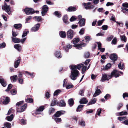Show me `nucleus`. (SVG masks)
Here are the masks:
<instances>
[{
    "label": "nucleus",
    "mask_w": 128,
    "mask_h": 128,
    "mask_svg": "<svg viewBox=\"0 0 128 128\" xmlns=\"http://www.w3.org/2000/svg\"><path fill=\"white\" fill-rule=\"evenodd\" d=\"M84 66L82 64H79L76 66L72 65L70 66L72 70L70 77L72 80H76L79 74V72L77 69L80 70Z\"/></svg>",
    "instance_id": "1"
},
{
    "label": "nucleus",
    "mask_w": 128,
    "mask_h": 128,
    "mask_svg": "<svg viewBox=\"0 0 128 128\" xmlns=\"http://www.w3.org/2000/svg\"><path fill=\"white\" fill-rule=\"evenodd\" d=\"M123 74V73L116 70H114L111 72L110 75L106 74H103L101 80L102 82L107 80L108 81L111 79L113 77L117 78L120 76V74Z\"/></svg>",
    "instance_id": "2"
},
{
    "label": "nucleus",
    "mask_w": 128,
    "mask_h": 128,
    "mask_svg": "<svg viewBox=\"0 0 128 128\" xmlns=\"http://www.w3.org/2000/svg\"><path fill=\"white\" fill-rule=\"evenodd\" d=\"M2 9L5 10L9 15H10L11 13L10 10V6H8L7 4L5 3L4 5L2 6Z\"/></svg>",
    "instance_id": "3"
},
{
    "label": "nucleus",
    "mask_w": 128,
    "mask_h": 128,
    "mask_svg": "<svg viewBox=\"0 0 128 128\" xmlns=\"http://www.w3.org/2000/svg\"><path fill=\"white\" fill-rule=\"evenodd\" d=\"M24 11L27 15L33 14L35 13L34 10L31 8H26L24 10Z\"/></svg>",
    "instance_id": "4"
},
{
    "label": "nucleus",
    "mask_w": 128,
    "mask_h": 128,
    "mask_svg": "<svg viewBox=\"0 0 128 128\" xmlns=\"http://www.w3.org/2000/svg\"><path fill=\"white\" fill-rule=\"evenodd\" d=\"M48 7L46 5H44L42 7L41 12L42 16H44L46 15V14L48 11Z\"/></svg>",
    "instance_id": "5"
},
{
    "label": "nucleus",
    "mask_w": 128,
    "mask_h": 128,
    "mask_svg": "<svg viewBox=\"0 0 128 128\" xmlns=\"http://www.w3.org/2000/svg\"><path fill=\"white\" fill-rule=\"evenodd\" d=\"M27 108V104H25L24 106H22L20 108L17 107V112H24Z\"/></svg>",
    "instance_id": "6"
},
{
    "label": "nucleus",
    "mask_w": 128,
    "mask_h": 128,
    "mask_svg": "<svg viewBox=\"0 0 128 128\" xmlns=\"http://www.w3.org/2000/svg\"><path fill=\"white\" fill-rule=\"evenodd\" d=\"M25 73V75L30 78H33L35 76V74L34 72L30 73L27 71H24Z\"/></svg>",
    "instance_id": "7"
},
{
    "label": "nucleus",
    "mask_w": 128,
    "mask_h": 128,
    "mask_svg": "<svg viewBox=\"0 0 128 128\" xmlns=\"http://www.w3.org/2000/svg\"><path fill=\"white\" fill-rule=\"evenodd\" d=\"M40 25L39 24H38L34 25L31 29V31L32 32H35L38 31L40 27Z\"/></svg>",
    "instance_id": "8"
},
{
    "label": "nucleus",
    "mask_w": 128,
    "mask_h": 128,
    "mask_svg": "<svg viewBox=\"0 0 128 128\" xmlns=\"http://www.w3.org/2000/svg\"><path fill=\"white\" fill-rule=\"evenodd\" d=\"M86 44L85 43H83L82 44H74V46L78 50H81L82 49V47H84L86 46Z\"/></svg>",
    "instance_id": "9"
},
{
    "label": "nucleus",
    "mask_w": 128,
    "mask_h": 128,
    "mask_svg": "<svg viewBox=\"0 0 128 128\" xmlns=\"http://www.w3.org/2000/svg\"><path fill=\"white\" fill-rule=\"evenodd\" d=\"M73 32L72 30H70L67 32V37L68 38L72 39L74 36Z\"/></svg>",
    "instance_id": "10"
},
{
    "label": "nucleus",
    "mask_w": 128,
    "mask_h": 128,
    "mask_svg": "<svg viewBox=\"0 0 128 128\" xmlns=\"http://www.w3.org/2000/svg\"><path fill=\"white\" fill-rule=\"evenodd\" d=\"M110 58L113 62H115L117 60L118 57L116 54L114 53L110 54Z\"/></svg>",
    "instance_id": "11"
},
{
    "label": "nucleus",
    "mask_w": 128,
    "mask_h": 128,
    "mask_svg": "<svg viewBox=\"0 0 128 128\" xmlns=\"http://www.w3.org/2000/svg\"><path fill=\"white\" fill-rule=\"evenodd\" d=\"M0 83L4 87H5L7 85L6 80L1 76H0Z\"/></svg>",
    "instance_id": "12"
},
{
    "label": "nucleus",
    "mask_w": 128,
    "mask_h": 128,
    "mask_svg": "<svg viewBox=\"0 0 128 128\" xmlns=\"http://www.w3.org/2000/svg\"><path fill=\"white\" fill-rule=\"evenodd\" d=\"M65 113L64 111H58L54 114V116L56 117H59L62 115L64 114Z\"/></svg>",
    "instance_id": "13"
},
{
    "label": "nucleus",
    "mask_w": 128,
    "mask_h": 128,
    "mask_svg": "<svg viewBox=\"0 0 128 128\" xmlns=\"http://www.w3.org/2000/svg\"><path fill=\"white\" fill-rule=\"evenodd\" d=\"M54 55L58 59L62 57V56L60 51H56L54 53Z\"/></svg>",
    "instance_id": "14"
},
{
    "label": "nucleus",
    "mask_w": 128,
    "mask_h": 128,
    "mask_svg": "<svg viewBox=\"0 0 128 128\" xmlns=\"http://www.w3.org/2000/svg\"><path fill=\"white\" fill-rule=\"evenodd\" d=\"M85 21L86 19L84 18H82L78 22L80 26L82 27L84 26L85 24Z\"/></svg>",
    "instance_id": "15"
},
{
    "label": "nucleus",
    "mask_w": 128,
    "mask_h": 128,
    "mask_svg": "<svg viewBox=\"0 0 128 128\" xmlns=\"http://www.w3.org/2000/svg\"><path fill=\"white\" fill-rule=\"evenodd\" d=\"M57 105L60 107H64L66 106V104L64 100H62L60 102H57Z\"/></svg>",
    "instance_id": "16"
},
{
    "label": "nucleus",
    "mask_w": 128,
    "mask_h": 128,
    "mask_svg": "<svg viewBox=\"0 0 128 128\" xmlns=\"http://www.w3.org/2000/svg\"><path fill=\"white\" fill-rule=\"evenodd\" d=\"M72 47V46L70 44H67L66 45L64 46V48L66 52H68L69 50L71 49Z\"/></svg>",
    "instance_id": "17"
},
{
    "label": "nucleus",
    "mask_w": 128,
    "mask_h": 128,
    "mask_svg": "<svg viewBox=\"0 0 128 128\" xmlns=\"http://www.w3.org/2000/svg\"><path fill=\"white\" fill-rule=\"evenodd\" d=\"M112 66L111 64L110 63H108L106 65L103 66V68H102V70H106L109 69Z\"/></svg>",
    "instance_id": "18"
},
{
    "label": "nucleus",
    "mask_w": 128,
    "mask_h": 128,
    "mask_svg": "<svg viewBox=\"0 0 128 128\" xmlns=\"http://www.w3.org/2000/svg\"><path fill=\"white\" fill-rule=\"evenodd\" d=\"M20 62L21 60L20 59H19L16 60L14 62V67L15 68H17L18 67L20 64Z\"/></svg>",
    "instance_id": "19"
},
{
    "label": "nucleus",
    "mask_w": 128,
    "mask_h": 128,
    "mask_svg": "<svg viewBox=\"0 0 128 128\" xmlns=\"http://www.w3.org/2000/svg\"><path fill=\"white\" fill-rule=\"evenodd\" d=\"M88 101L85 98L81 99L80 101V103L81 104H86L88 103Z\"/></svg>",
    "instance_id": "20"
},
{
    "label": "nucleus",
    "mask_w": 128,
    "mask_h": 128,
    "mask_svg": "<svg viewBox=\"0 0 128 128\" xmlns=\"http://www.w3.org/2000/svg\"><path fill=\"white\" fill-rule=\"evenodd\" d=\"M14 47L19 52L21 50L22 46L19 44H15L14 46Z\"/></svg>",
    "instance_id": "21"
},
{
    "label": "nucleus",
    "mask_w": 128,
    "mask_h": 128,
    "mask_svg": "<svg viewBox=\"0 0 128 128\" xmlns=\"http://www.w3.org/2000/svg\"><path fill=\"white\" fill-rule=\"evenodd\" d=\"M34 19L36 21L39 22L43 20L41 16H35L34 17Z\"/></svg>",
    "instance_id": "22"
},
{
    "label": "nucleus",
    "mask_w": 128,
    "mask_h": 128,
    "mask_svg": "<svg viewBox=\"0 0 128 128\" xmlns=\"http://www.w3.org/2000/svg\"><path fill=\"white\" fill-rule=\"evenodd\" d=\"M59 35L60 37L62 38H65L66 36V34L65 32L60 31L59 32Z\"/></svg>",
    "instance_id": "23"
},
{
    "label": "nucleus",
    "mask_w": 128,
    "mask_h": 128,
    "mask_svg": "<svg viewBox=\"0 0 128 128\" xmlns=\"http://www.w3.org/2000/svg\"><path fill=\"white\" fill-rule=\"evenodd\" d=\"M18 78V76L16 75L12 76L10 77V80L12 82H16Z\"/></svg>",
    "instance_id": "24"
},
{
    "label": "nucleus",
    "mask_w": 128,
    "mask_h": 128,
    "mask_svg": "<svg viewBox=\"0 0 128 128\" xmlns=\"http://www.w3.org/2000/svg\"><path fill=\"white\" fill-rule=\"evenodd\" d=\"M76 8L74 7L70 6L67 10L68 12H74L76 10Z\"/></svg>",
    "instance_id": "25"
},
{
    "label": "nucleus",
    "mask_w": 128,
    "mask_h": 128,
    "mask_svg": "<svg viewBox=\"0 0 128 128\" xmlns=\"http://www.w3.org/2000/svg\"><path fill=\"white\" fill-rule=\"evenodd\" d=\"M45 106H42L36 109V112H42L43 111L44 109Z\"/></svg>",
    "instance_id": "26"
},
{
    "label": "nucleus",
    "mask_w": 128,
    "mask_h": 128,
    "mask_svg": "<svg viewBox=\"0 0 128 128\" xmlns=\"http://www.w3.org/2000/svg\"><path fill=\"white\" fill-rule=\"evenodd\" d=\"M80 41V38H74L71 42L72 43L74 44H76L78 43Z\"/></svg>",
    "instance_id": "27"
},
{
    "label": "nucleus",
    "mask_w": 128,
    "mask_h": 128,
    "mask_svg": "<svg viewBox=\"0 0 128 128\" xmlns=\"http://www.w3.org/2000/svg\"><path fill=\"white\" fill-rule=\"evenodd\" d=\"M63 20L64 23L66 24H68L69 22L68 21V16L66 15H65L63 18Z\"/></svg>",
    "instance_id": "28"
},
{
    "label": "nucleus",
    "mask_w": 128,
    "mask_h": 128,
    "mask_svg": "<svg viewBox=\"0 0 128 128\" xmlns=\"http://www.w3.org/2000/svg\"><path fill=\"white\" fill-rule=\"evenodd\" d=\"M96 98H95L92 99L88 103V105H90L95 104L96 102Z\"/></svg>",
    "instance_id": "29"
},
{
    "label": "nucleus",
    "mask_w": 128,
    "mask_h": 128,
    "mask_svg": "<svg viewBox=\"0 0 128 128\" xmlns=\"http://www.w3.org/2000/svg\"><path fill=\"white\" fill-rule=\"evenodd\" d=\"M101 92V91L100 89L97 90L94 95L93 96L94 97H96V96L99 95Z\"/></svg>",
    "instance_id": "30"
},
{
    "label": "nucleus",
    "mask_w": 128,
    "mask_h": 128,
    "mask_svg": "<svg viewBox=\"0 0 128 128\" xmlns=\"http://www.w3.org/2000/svg\"><path fill=\"white\" fill-rule=\"evenodd\" d=\"M84 105H80L78 107L76 110V111L77 112H80L82 110Z\"/></svg>",
    "instance_id": "31"
},
{
    "label": "nucleus",
    "mask_w": 128,
    "mask_h": 128,
    "mask_svg": "<svg viewBox=\"0 0 128 128\" xmlns=\"http://www.w3.org/2000/svg\"><path fill=\"white\" fill-rule=\"evenodd\" d=\"M14 118V115L12 114L10 116L7 117L6 118V119L9 122H11L13 120Z\"/></svg>",
    "instance_id": "32"
},
{
    "label": "nucleus",
    "mask_w": 128,
    "mask_h": 128,
    "mask_svg": "<svg viewBox=\"0 0 128 128\" xmlns=\"http://www.w3.org/2000/svg\"><path fill=\"white\" fill-rule=\"evenodd\" d=\"M58 102L56 99H54L52 101L50 106H54L57 105V102Z\"/></svg>",
    "instance_id": "33"
},
{
    "label": "nucleus",
    "mask_w": 128,
    "mask_h": 128,
    "mask_svg": "<svg viewBox=\"0 0 128 128\" xmlns=\"http://www.w3.org/2000/svg\"><path fill=\"white\" fill-rule=\"evenodd\" d=\"M12 41L15 43H18L20 42V40L16 38H12Z\"/></svg>",
    "instance_id": "34"
},
{
    "label": "nucleus",
    "mask_w": 128,
    "mask_h": 128,
    "mask_svg": "<svg viewBox=\"0 0 128 128\" xmlns=\"http://www.w3.org/2000/svg\"><path fill=\"white\" fill-rule=\"evenodd\" d=\"M54 14L58 18H60L62 17V15L58 11H56Z\"/></svg>",
    "instance_id": "35"
},
{
    "label": "nucleus",
    "mask_w": 128,
    "mask_h": 128,
    "mask_svg": "<svg viewBox=\"0 0 128 128\" xmlns=\"http://www.w3.org/2000/svg\"><path fill=\"white\" fill-rule=\"evenodd\" d=\"M62 92V91L60 90H56L54 93V96H57L60 93Z\"/></svg>",
    "instance_id": "36"
},
{
    "label": "nucleus",
    "mask_w": 128,
    "mask_h": 128,
    "mask_svg": "<svg viewBox=\"0 0 128 128\" xmlns=\"http://www.w3.org/2000/svg\"><path fill=\"white\" fill-rule=\"evenodd\" d=\"M14 27L16 29H18L22 26V25L21 24H16L14 25Z\"/></svg>",
    "instance_id": "37"
},
{
    "label": "nucleus",
    "mask_w": 128,
    "mask_h": 128,
    "mask_svg": "<svg viewBox=\"0 0 128 128\" xmlns=\"http://www.w3.org/2000/svg\"><path fill=\"white\" fill-rule=\"evenodd\" d=\"M10 101V98L8 97H6L3 102V104H7Z\"/></svg>",
    "instance_id": "38"
},
{
    "label": "nucleus",
    "mask_w": 128,
    "mask_h": 128,
    "mask_svg": "<svg viewBox=\"0 0 128 128\" xmlns=\"http://www.w3.org/2000/svg\"><path fill=\"white\" fill-rule=\"evenodd\" d=\"M4 126L7 128H11L12 125L10 123L6 122L4 123Z\"/></svg>",
    "instance_id": "39"
},
{
    "label": "nucleus",
    "mask_w": 128,
    "mask_h": 128,
    "mask_svg": "<svg viewBox=\"0 0 128 128\" xmlns=\"http://www.w3.org/2000/svg\"><path fill=\"white\" fill-rule=\"evenodd\" d=\"M68 103L70 106H72L74 104V102L73 99H70L68 101Z\"/></svg>",
    "instance_id": "40"
},
{
    "label": "nucleus",
    "mask_w": 128,
    "mask_h": 128,
    "mask_svg": "<svg viewBox=\"0 0 128 128\" xmlns=\"http://www.w3.org/2000/svg\"><path fill=\"white\" fill-rule=\"evenodd\" d=\"M120 37L122 40L124 41L125 42H126L127 40V38L124 35L120 36Z\"/></svg>",
    "instance_id": "41"
},
{
    "label": "nucleus",
    "mask_w": 128,
    "mask_h": 128,
    "mask_svg": "<svg viewBox=\"0 0 128 128\" xmlns=\"http://www.w3.org/2000/svg\"><path fill=\"white\" fill-rule=\"evenodd\" d=\"M26 30L24 31L23 33L22 36V38H24L29 33V31H26Z\"/></svg>",
    "instance_id": "42"
},
{
    "label": "nucleus",
    "mask_w": 128,
    "mask_h": 128,
    "mask_svg": "<svg viewBox=\"0 0 128 128\" xmlns=\"http://www.w3.org/2000/svg\"><path fill=\"white\" fill-rule=\"evenodd\" d=\"M53 118L57 123L60 122L62 121V120L60 118H57L55 117Z\"/></svg>",
    "instance_id": "43"
},
{
    "label": "nucleus",
    "mask_w": 128,
    "mask_h": 128,
    "mask_svg": "<svg viewBox=\"0 0 128 128\" xmlns=\"http://www.w3.org/2000/svg\"><path fill=\"white\" fill-rule=\"evenodd\" d=\"M88 70L87 69V67L86 66H84L82 68V74H84L86 72V70Z\"/></svg>",
    "instance_id": "44"
},
{
    "label": "nucleus",
    "mask_w": 128,
    "mask_h": 128,
    "mask_svg": "<svg viewBox=\"0 0 128 128\" xmlns=\"http://www.w3.org/2000/svg\"><path fill=\"white\" fill-rule=\"evenodd\" d=\"M10 92L12 95H14L17 94V90L15 89H13L11 90Z\"/></svg>",
    "instance_id": "45"
},
{
    "label": "nucleus",
    "mask_w": 128,
    "mask_h": 128,
    "mask_svg": "<svg viewBox=\"0 0 128 128\" xmlns=\"http://www.w3.org/2000/svg\"><path fill=\"white\" fill-rule=\"evenodd\" d=\"M117 39L116 38H114L112 40V44L114 45H116V44L117 43Z\"/></svg>",
    "instance_id": "46"
},
{
    "label": "nucleus",
    "mask_w": 128,
    "mask_h": 128,
    "mask_svg": "<svg viewBox=\"0 0 128 128\" xmlns=\"http://www.w3.org/2000/svg\"><path fill=\"white\" fill-rule=\"evenodd\" d=\"M18 34V33L17 32H14L12 31V38H16Z\"/></svg>",
    "instance_id": "47"
},
{
    "label": "nucleus",
    "mask_w": 128,
    "mask_h": 128,
    "mask_svg": "<svg viewBox=\"0 0 128 128\" xmlns=\"http://www.w3.org/2000/svg\"><path fill=\"white\" fill-rule=\"evenodd\" d=\"M85 41L87 43H88L91 38L89 36H86L85 37Z\"/></svg>",
    "instance_id": "48"
},
{
    "label": "nucleus",
    "mask_w": 128,
    "mask_h": 128,
    "mask_svg": "<svg viewBox=\"0 0 128 128\" xmlns=\"http://www.w3.org/2000/svg\"><path fill=\"white\" fill-rule=\"evenodd\" d=\"M80 124L82 126H85L86 125L85 122L83 120L81 121L80 122Z\"/></svg>",
    "instance_id": "49"
},
{
    "label": "nucleus",
    "mask_w": 128,
    "mask_h": 128,
    "mask_svg": "<svg viewBox=\"0 0 128 128\" xmlns=\"http://www.w3.org/2000/svg\"><path fill=\"white\" fill-rule=\"evenodd\" d=\"M102 112L101 109L100 108L98 109L96 112V115H97L98 116H100V114Z\"/></svg>",
    "instance_id": "50"
},
{
    "label": "nucleus",
    "mask_w": 128,
    "mask_h": 128,
    "mask_svg": "<svg viewBox=\"0 0 128 128\" xmlns=\"http://www.w3.org/2000/svg\"><path fill=\"white\" fill-rule=\"evenodd\" d=\"M118 67L120 69L122 70L124 68V64H122L121 62H120L118 65Z\"/></svg>",
    "instance_id": "51"
},
{
    "label": "nucleus",
    "mask_w": 128,
    "mask_h": 128,
    "mask_svg": "<svg viewBox=\"0 0 128 128\" xmlns=\"http://www.w3.org/2000/svg\"><path fill=\"white\" fill-rule=\"evenodd\" d=\"M108 28V26L107 25H104L102 27V29L104 30H106Z\"/></svg>",
    "instance_id": "52"
},
{
    "label": "nucleus",
    "mask_w": 128,
    "mask_h": 128,
    "mask_svg": "<svg viewBox=\"0 0 128 128\" xmlns=\"http://www.w3.org/2000/svg\"><path fill=\"white\" fill-rule=\"evenodd\" d=\"M120 116H122L123 115H127L128 114V113L126 111H123L120 112Z\"/></svg>",
    "instance_id": "53"
},
{
    "label": "nucleus",
    "mask_w": 128,
    "mask_h": 128,
    "mask_svg": "<svg viewBox=\"0 0 128 128\" xmlns=\"http://www.w3.org/2000/svg\"><path fill=\"white\" fill-rule=\"evenodd\" d=\"M26 101L27 102L29 103H32L33 102V100L30 98H28L27 99H26Z\"/></svg>",
    "instance_id": "54"
},
{
    "label": "nucleus",
    "mask_w": 128,
    "mask_h": 128,
    "mask_svg": "<svg viewBox=\"0 0 128 128\" xmlns=\"http://www.w3.org/2000/svg\"><path fill=\"white\" fill-rule=\"evenodd\" d=\"M32 18V17L31 16H30L28 18H26V19L25 23L26 24L29 22L31 20Z\"/></svg>",
    "instance_id": "55"
},
{
    "label": "nucleus",
    "mask_w": 128,
    "mask_h": 128,
    "mask_svg": "<svg viewBox=\"0 0 128 128\" xmlns=\"http://www.w3.org/2000/svg\"><path fill=\"white\" fill-rule=\"evenodd\" d=\"M76 20V18L75 16H72L70 19V22H73L75 21Z\"/></svg>",
    "instance_id": "56"
},
{
    "label": "nucleus",
    "mask_w": 128,
    "mask_h": 128,
    "mask_svg": "<svg viewBox=\"0 0 128 128\" xmlns=\"http://www.w3.org/2000/svg\"><path fill=\"white\" fill-rule=\"evenodd\" d=\"M84 90H80L79 93V95L82 96H84Z\"/></svg>",
    "instance_id": "57"
},
{
    "label": "nucleus",
    "mask_w": 128,
    "mask_h": 128,
    "mask_svg": "<svg viewBox=\"0 0 128 128\" xmlns=\"http://www.w3.org/2000/svg\"><path fill=\"white\" fill-rule=\"evenodd\" d=\"M12 85L11 84H10L9 85L8 88L6 90V92H8L12 88Z\"/></svg>",
    "instance_id": "58"
},
{
    "label": "nucleus",
    "mask_w": 128,
    "mask_h": 128,
    "mask_svg": "<svg viewBox=\"0 0 128 128\" xmlns=\"http://www.w3.org/2000/svg\"><path fill=\"white\" fill-rule=\"evenodd\" d=\"M20 122L22 124L25 125L26 124V120L24 119H22L21 120Z\"/></svg>",
    "instance_id": "59"
},
{
    "label": "nucleus",
    "mask_w": 128,
    "mask_h": 128,
    "mask_svg": "<svg viewBox=\"0 0 128 128\" xmlns=\"http://www.w3.org/2000/svg\"><path fill=\"white\" fill-rule=\"evenodd\" d=\"M6 46V43L4 42H3L0 44V49L1 48H4Z\"/></svg>",
    "instance_id": "60"
},
{
    "label": "nucleus",
    "mask_w": 128,
    "mask_h": 128,
    "mask_svg": "<svg viewBox=\"0 0 128 128\" xmlns=\"http://www.w3.org/2000/svg\"><path fill=\"white\" fill-rule=\"evenodd\" d=\"M54 109L52 108H50L49 110V112L50 114H52V113L54 112Z\"/></svg>",
    "instance_id": "61"
},
{
    "label": "nucleus",
    "mask_w": 128,
    "mask_h": 128,
    "mask_svg": "<svg viewBox=\"0 0 128 128\" xmlns=\"http://www.w3.org/2000/svg\"><path fill=\"white\" fill-rule=\"evenodd\" d=\"M66 89H68L72 88L73 87V86L72 85H66Z\"/></svg>",
    "instance_id": "62"
},
{
    "label": "nucleus",
    "mask_w": 128,
    "mask_h": 128,
    "mask_svg": "<svg viewBox=\"0 0 128 128\" xmlns=\"http://www.w3.org/2000/svg\"><path fill=\"white\" fill-rule=\"evenodd\" d=\"M18 80L19 83L21 84H22L24 83L23 80L21 78H18Z\"/></svg>",
    "instance_id": "63"
},
{
    "label": "nucleus",
    "mask_w": 128,
    "mask_h": 128,
    "mask_svg": "<svg viewBox=\"0 0 128 128\" xmlns=\"http://www.w3.org/2000/svg\"><path fill=\"white\" fill-rule=\"evenodd\" d=\"M123 97L124 99H125L126 98L128 97V93L125 92L123 94Z\"/></svg>",
    "instance_id": "64"
}]
</instances>
